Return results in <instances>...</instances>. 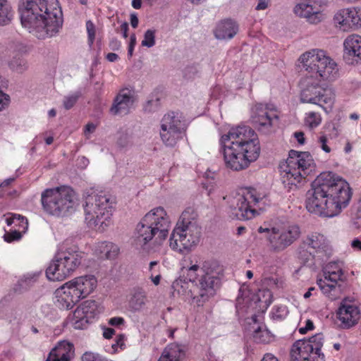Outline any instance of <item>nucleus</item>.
Wrapping results in <instances>:
<instances>
[{"instance_id":"obj_1","label":"nucleus","mask_w":361,"mask_h":361,"mask_svg":"<svg viewBox=\"0 0 361 361\" xmlns=\"http://www.w3.org/2000/svg\"><path fill=\"white\" fill-rule=\"evenodd\" d=\"M305 71L310 74L301 80L300 102L331 107L335 94L331 88L323 87L316 80H334L339 76L336 61L322 50L313 49L302 54L299 59Z\"/></svg>"},{"instance_id":"obj_2","label":"nucleus","mask_w":361,"mask_h":361,"mask_svg":"<svg viewBox=\"0 0 361 361\" xmlns=\"http://www.w3.org/2000/svg\"><path fill=\"white\" fill-rule=\"evenodd\" d=\"M349 184L331 172L320 173L306 194V208L312 214L334 217L345 208L351 199Z\"/></svg>"},{"instance_id":"obj_3","label":"nucleus","mask_w":361,"mask_h":361,"mask_svg":"<svg viewBox=\"0 0 361 361\" xmlns=\"http://www.w3.org/2000/svg\"><path fill=\"white\" fill-rule=\"evenodd\" d=\"M21 24L39 39L51 38L62 28L63 18L58 0H20Z\"/></svg>"},{"instance_id":"obj_4","label":"nucleus","mask_w":361,"mask_h":361,"mask_svg":"<svg viewBox=\"0 0 361 361\" xmlns=\"http://www.w3.org/2000/svg\"><path fill=\"white\" fill-rule=\"evenodd\" d=\"M220 143L226 166L240 171L256 161L260 154L259 141L255 132L249 126H238L230 128L221 135Z\"/></svg>"},{"instance_id":"obj_5","label":"nucleus","mask_w":361,"mask_h":361,"mask_svg":"<svg viewBox=\"0 0 361 361\" xmlns=\"http://www.w3.org/2000/svg\"><path fill=\"white\" fill-rule=\"evenodd\" d=\"M171 224L170 217L164 207L152 209L137 225V245L144 247L152 240L161 244L167 238Z\"/></svg>"},{"instance_id":"obj_6","label":"nucleus","mask_w":361,"mask_h":361,"mask_svg":"<svg viewBox=\"0 0 361 361\" xmlns=\"http://www.w3.org/2000/svg\"><path fill=\"white\" fill-rule=\"evenodd\" d=\"M228 214L233 219L250 220L258 215L269 203L265 192L254 188L240 189L235 196L228 197Z\"/></svg>"},{"instance_id":"obj_7","label":"nucleus","mask_w":361,"mask_h":361,"mask_svg":"<svg viewBox=\"0 0 361 361\" xmlns=\"http://www.w3.org/2000/svg\"><path fill=\"white\" fill-rule=\"evenodd\" d=\"M197 214L194 209H185L169 239V246L174 251L187 253L200 242L201 228L197 222Z\"/></svg>"},{"instance_id":"obj_8","label":"nucleus","mask_w":361,"mask_h":361,"mask_svg":"<svg viewBox=\"0 0 361 361\" xmlns=\"http://www.w3.org/2000/svg\"><path fill=\"white\" fill-rule=\"evenodd\" d=\"M183 270L187 274L190 281H195L202 270L204 273L200 280L199 294L193 298L194 302L197 306H202L211 297L214 295L216 288L220 281L219 275L222 272V269L219 263L213 260L204 262L202 267L197 264V261L190 259V264L183 267Z\"/></svg>"},{"instance_id":"obj_9","label":"nucleus","mask_w":361,"mask_h":361,"mask_svg":"<svg viewBox=\"0 0 361 361\" xmlns=\"http://www.w3.org/2000/svg\"><path fill=\"white\" fill-rule=\"evenodd\" d=\"M97 286V279L92 274L75 277L55 290V303L61 309H71L80 300L91 294Z\"/></svg>"},{"instance_id":"obj_10","label":"nucleus","mask_w":361,"mask_h":361,"mask_svg":"<svg viewBox=\"0 0 361 361\" xmlns=\"http://www.w3.org/2000/svg\"><path fill=\"white\" fill-rule=\"evenodd\" d=\"M84 253L75 245H62L46 269L50 281H61L71 276L80 266Z\"/></svg>"},{"instance_id":"obj_11","label":"nucleus","mask_w":361,"mask_h":361,"mask_svg":"<svg viewBox=\"0 0 361 361\" xmlns=\"http://www.w3.org/2000/svg\"><path fill=\"white\" fill-rule=\"evenodd\" d=\"M114 200L102 191L88 195L83 204L85 221L89 227L104 229L113 214Z\"/></svg>"},{"instance_id":"obj_12","label":"nucleus","mask_w":361,"mask_h":361,"mask_svg":"<svg viewBox=\"0 0 361 361\" xmlns=\"http://www.w3.org/2000/svg\"><path fill=\"white\" fill-rule=\"evenodd\" d=\"M312 155L307 152L290 150L287 159L280 164L279 171L283 184L296 185L314 170Z\"/></svg>"},{"instance_id":"obj_13","label":"nucleus","mask_w":361,"mask_h":361,"mask_svg":"<svg viewBox=\"0 0 361 361\" xmlns=\"http://www.w3.org/2000/svg\"><path fill=\"white\" fill-rule=\"evenodd\" d=\"M41 200L44 211L56 216L72 213L77 205L74 191L64 185L45 190L42 193Z\"/></svg>"},{"instance_id":"obj_14","label":"nucleus","mask_w":361,"mask_h":361,"mask_svg":"<svg viewBox=\"0 0 361 361\" xmlns=\"http://www.w3.org/2000/svg\"><path fill=\"white\" fill-rule=\"evenodd\" d=\"M260 233H265V238L271 249L281 252L292 245L300 235V227L288 222H280L269 227L258 228Z\"/></svg>"},{"instance_id":"obj_15","label":"nucleus","mask_w":361,"mask_h":361,"mask_svg":"<svg viewBox=\"0 0 361 361\" xmlns=\"http://www.w3.org/2000/svg\"><path fill=\"white\" fill-rule=\"evenodd\" d=\"M324 337L317 334L309 339H300L295 341L290 350L291 361H302L311 355L319 354L323 346Z\"/></svg>"},{"instance_id":"obj_16","label":"nucleus","mask_w":361,"mask_h":361,"mask_svg":"<svg viewBox=\"0 0 361 361\" xmlns=\"http://www.w3.org/2000/svg\"><path fill=\"white\" fill-rule=\"evenodd\" d=\"M326 247L327 241L323 235L312 233L304 240L299 255L302 260L308 262L316 257H322L326 252Z\"/></svg>"},{"instance_id":"obj_17","label":"nucleus","mask_w":361,"mask_h":361,"mask_svg":"<svg viewBox=\"0 0 361 361\" xmlns=\"http://www.w3.org/2000/svg\"><path fill=\"white\" fill-rule=\"evenodd\" d=\"M97 303L93 300H86L75 310L68 320L75 329H85L97 314Z\"/></svg>"},{"instance_id":"obj_18","label":"nucleus","mask_w":361,"mask_h":361,"mask_svg":"<svg viewBox=\"0 0 361 361\" xmlns=\"http://www.w3.org/2000/svg\"><path fill=\"white\" fill-rule=\"evenodd\" d=\"M335 27L342 31H349L361 27V10L357 7L343 8L334 16Z\"/></svg>"},{"instance_id":"obj_19","label":"nucleus","mask_w":361,"mask_h":361,"mask_svg":"<svg viewBox=\"0 0 361 361\" xmlns=\"http://www.w3.org/2000/svg\"><path fill=\"white\" fill-rule=\"evenodd\" d=\"M293 13L298 18H304L307 23L317 25L325 19L323 11L314 6L312 0H302L293 8Z\"/></svg>"},{"instance_id":"obj_20","label":"nucleus","mask_w":361,"mask_h":361,"mask_svg":"<svg viewBox=\"0 0 361 361\" xmlns=\"http://www.w3.org/2000/svg\"><path fill=\"white\" fill-rule=\"evenodd\" d=\"M278 118L276 109L273 104H258L252 111V122L259 130L270 128Z\"/></svg>"},{"instance_id":"obj_21","label":"nucleus","mask_w":361,"mask_h":361,"mask_svg":"<svg viewBox=\"0 0 361 361\" xmlns=\"http://www.w3.org/2000/svg\"><path fill=\"white\" fill-rule=\"evenodd\" d=\"M336 314L342 329H348L354 326L360 319L358 307L347 300H343L341 302Z\"/></svg>"},{"instance_id":"obj_22","label":"nucleus","mask_w":361,"mask_h":361,"mask_svg":"<svg viewBox=\"0 0 361 361\" xmlns=\"http://www.w3.org/2000/svg\"><path fill=\"white\" fill-rule=\"evenodd\" d=\"M343 57L346 63L357 65L361 63V36L348 35L343 41Z\"/></svg>"},{"instance_id":"obj_23","label":"nucleus","mask_w":361,"mask_h":361,"mask_svg":"<svg viewBox=\"0 0 361 361\" xmlns=\"http://www.w3.org/2000/svg\"><path fill=\"white\" fill-rule=\"evenodd\" d=\"M135 101L134 91L132 89L123 88L119 91L114 99L110 112L113 115L128 114L133 107Z\"/></svg>"},{"instance_id":"obj_24","label":"nucleus","mask_w":361,"mask_h":361,"mask_svg":"<svg viewBox=\"0 0 361 361\" xmlns=\"http://www.w3.org/2000/svg\"><path fill=\"white\" fill-rule=\"evenodd\" d=\"M73 355V345L67 341H61L51 350L46 361H71Z\"/></svg>"},{"instance_id":"obj_25","label":"nucleus","mask_w":361,"mask_h":361,"mask_svg":"<svg viewBox=\"0 0 361 361\" xmlns=\"http://www.w3.org/2000/svg\"><path fill=\"white\" fill-rule=\"evenodd\" d=\"M343 275V271H324V279L317 280V284L324 294H328L336 288Z\"/></svg>"},{"instance_id":"obj_26","label":"nucleus","mask_w":361,"mask_h":361,"mask_svg":"<svg viewBox=\"0 0 361 361\" xmlns=\"http://www.w3.org/2000/svg\"><path fill=\"white\" fill-rule=\"evenodd\" d=\"M238 26L231 20H222L218 23L214 30V35L219 39H231L238 32Z\"/></svg>"},{"instance_id":"obj_27","label":"nucleus","mask_w":361,"mask_h":361,"mask_svg":"<svg viewBox=\"0 0 361 361\" xmlns=\"http://www.w3.org/2000/svg\"><path fill=\"white\" fill-rule=\"evenodd\" d=\"M185 355V347L177 343H171L164 348L158 361H180Z\"/></svg>"},{"instance_id":"obj_28","label":"nucleus","mask_w":361,"mask_h":361,"mask_svg":"<svg viewBox=\"0 0 361 361\" xmlns=\"http://www.w3.org/2000/svg\"><path fill=\"white\" fill-rule=\"evenodd\" d=\"M160 128L185 130L181 114L174 111L169 112L163 116L161 120Z\"/></svg>"},{"instance_id":"obj_29","label":"nucleus","mask_w":361,"mask_h":361,"mask_svg":"<svg viewBox=\"0 0 361 361\" xmlns=\"http://www.w3.org/2000/svg\"><path fill=\"white\" fill-rule=\"evenodd\" d=\"M147 302V295L145 291L139 287L134 288L130 293V298L128 301L129 308L133 312L141 311Z\"/></svg>"},{"instance_id":"obj_30","label":"nucleus","mask_w":361,"mask_h":361,"mask_svg":"<svg viewBox=\"0 0 361 361\" xmlns=\"http://www.w3.org/2000/svg\"><path fill=\"white\" fill-rule=\"evenodd\" d=\"M185 131L177 129L160 128L159 135L161 141L166 146L174 147L180 140L183 139Z\"/></svg>"},{"instance_id":"obj_31","label":"nucleus","mask_w":361,"mask_h":361,"mask_svg":"<svg viewBox=\"0 0 361 361\" xmlns=\"http://www.w3.org/2000/svg\"><path fill=\"white\" fill-rule=\"evenodd\" d=\"M118 246L110 242L97 243L94 252L101 259H114L118 254Z\"/></svg>"},{"instance_id":"obj_32","label":"nucleus","mask_w":361,"mask_h":361,"mask_svg":"<svg viewBox=\"0 0 361 361\" xmlns=\"http://www.w3.org/2000/svg\"><path fill=\"white\" fill-rule=\"evenodd\" d=\"M260 300L257 295H252V298H245L237 299L236 309L238 312H248L250 310H253L257 308V302H259Z\"/></svg>"},{"instance_id":"obj_33","label":"nucleus","mask_w":361,"mask_h":361,"mask_svg":"<svg viewBox=\"0 0 361 361\" xmlns=\"http://www.w3.org/2000/svg\"><path fill=\"white\" fill-rule=\"evenodd\" d=\"M14 12L8 0H0V26L9 24Z\"/></svg>"},{"instance_id":"obj_34","label":"nucleus","mask_w":361,"mask_h":361,"mask_svg":"<svg viewBox=\"0 0 361 361\" xmlns=\"http://www.w3.org/2000/svg\"><path fill=\"white\" fill-rule=\"evenodd\" d=\"M253 338L258 343H269L272 339V335L264 325H262L254 329Z\"/></svg>"},{"instance_id":"obj_35","label":"nucleus","mask_w":361,"mask_h":361,"mask_svg":"<svg viewBox=\"0 0 361 361\" xmlns=\"http://www.w3.org/2000/svg\"><path fill=\"white\" fill-rule=\"evenodd\" d=\"M322 123V116L319 113L310 111L305 114L304 118L305 126L310 129H313L319 126Z\"/></svg>"},{"instance_id":"obj_36","label":"nucleus","mask_w":361,"mask_h":361,"mask_svg":"<svg viewBox=\"0 0 361 361\" xmlns=\"http://www.w3.org/2000/svg\"><path fill=\"white\" fill-rule=\"evenodd\" d=\"M6 223L8 226L15 224L16 226H20L23 229L27 228V220L25 216L20 214L8 213L6 217Z\"/></svg>"},{"instance_id":"obj_37","label":"nucleus","mask_w":361,"mask_h":361,"mask_svg":"<svg viewBox=\"0 0 361 361\" xmlns=\"http://www.w3.org/2000/svg\"><path fill=\"white\" fill-rule=\"evenodd\" d=\"M9 68L14 72L23 73L27 68L26 61L20 57H13L8 63Z\"/></svg>"},{"instance_id":"obj_38","label":"nucleus","mask_w":361,"mask_h":361,"mask_svg":"<svg viewBox=\"0 0 361 361\" xmlns=\"http://www.w3.org/2000/svg\"><path fill=\"white\" fill-rule=\"evenodd\" d=\"M81 96V93L79 91L72 92L65 96L63 99V106L66 109H71L76 104L78 100Z\"/></svg>"},{"instance_id":"obj_39","label":"nucleus","mask_w":361,"mask_h":361,"mask_svg":"<svg viewBox=\"0 0 361 361\" xmlns=\"http://www.w3.org/2000/svg\"><path fill=\"white\" fill-rule=\"evenodd\" d=\"M288 314V310L286 305H275L271 312L274 319L281 320L285 319Z\"/></svg>"},{"instance_id":"obj_40","label":"nucleus","mask_w":361,"mask_h":361,"mask_svg":"<svg viewBox=\"0 0 361 361\" xmlns=\"http://www.w3.org/2000/svg\"><path fill=\"white\" fill-rule=\"evenodd\" d=\"M155 34L154 30H147L144 34V39L142 41V46L147 48L152 47L155 44Z\"/></svg>"},{"instance_id":"obj_41","label":"nucleus","mask_w":361,"mask_h":361,"mask_svg":"<svg viewBox=\"0 0 361 361\" xmlns=\"http://www.w3.org/2000/svg\"><path fill=\"white\" fill-rule=\"evenodd\" d=\"M86 30L87 32L88 44L92 46L95 39L96 28L95 25L92 20L86 22Z\"/></svg>"},{"instance_id":"obj_42","label":"nucleus","mask_w":361,"mask_h":361,"mask_svg":"<svg viewBox=\"0 0 361 361\" xmlns=\"http://www.w3.org/2000/svg\"><path fill=\"white\" fill-rule=\"evenodd\" d=\"M157 264L158 263L156 261H152L149 263V271H151L149 279L155 286H158L159 284L161 279V274L159 272L157 271V273L155 270H154V267H156Z\"/></svg>"},{"instance_id":"obj_43","label":"nucleus","mask_w":361,"mask_h":361,"mask_svg":"<svg viewBox=\"0 0 361 361\" xmlns=\"http://www.w3.org/2000/svg\"><path fill=\"white\" fill-rule=\"evenodd\" d=\"M106 360L104 357L92 352H86L82 356V361H105Z\"/></svg>"},{"instance_id":"obj_44","label":"nucleus","mask_w":361,"mask_h":361,"mask_svg":"<svg viewBox=\"0 0 361 361\" xmlns=\"http://www.w3.org/2000/svg\"><path fill=\"white\" fill-rule=\"evenodd\" d=\"M126 336L123 334H119L116 336L115 341L112 343L111 347L114 351H117L118 349L123 350L125 346Z\"/></svg>"},{"instance_id":"obj_45","label":"nucleus","mask_w":361,"mask_h":361,"mask_svg":"<svg viewBox=\"0 0 361 361\" xmlns=\"http://www.w3.org/2000/svg\"><path fill=\"white\" fill-rule=\"evenodd\" d=\"M21 236H22V235H21L20 232L14 231L6 233L4 236V238L5 241H6L8 243H11L14 240H20L21 238Z\"/></svg>"},{"instance_id":"obj_46","label":"nucleus","mask_w":361,"mask_h":361,"mask_svg":"<svg viewBox=\"0 0 361 361\" xmlns=\"http://www.w3.org/2000/svg\"><path fill=\"white\" fill-rule=\"evenodd\" d=\"M323 271H343L341 265L335 262H329L326 266L324 267Z\"/></svg>"},{"instance_id":"obj_47","label":"nucleus","mask_w":361,"mask_h":361,"mask_svg":"<svg viewBox=\"0 0 361 361\" xmlns=\"http://www.w3.org/2000/svg\"><path fill=\"white\" fill-rule=\"evenodd\" d=\"M10 98L8 94L0 89V111H3L9 104Z\"/></svg>"},{"instance_id":"obj_48","label":"nucleus","mask_w":361,"mask_h":361,"mask_svg":"<svg viewBox=\"0 0 361 361\" xmlns=\"http://www.w3.org/2000/svg\"><path fill=\"white\" fill-rule=\"evenodd\" d=\"M328 139L325 135H322L318 138V144L319 147L326 153L331 152V148L327 145Z\"/></svg>"},{"instance_id":"obj_49","label":"nucleus","mask_w":361,"mask_h":361,"mask_svg":"<svg viewBox=\"0 0 361 361\" xmlns=\"http://www.w3.org/2000/svg\"><path fill=\"white\" fill-rule=\"evenodd\" d=\"M314 324L310 319H307L305 322V326L303 327H300L298 329V331L301 334H305L307 331L313 330L314 329Z\"/></svg>"},{"instance_id":"obj_50","label":"nucleus","mask_w":361,"mask_h":361,"mask_svg":"<svg viewBox=\"0 0 361 361\" xmlns=\"http://www.w3.org/2000/svg\"><path fill=\"white\" fill-rule=\"evenodd\" d=\"M38 274L36 273L27 274L24 275L20 281L27 282L28 283H33L37 281Z\"/></svg>"},{"instance_id":"obj_51","label":"nucleus","mask_w":361,"mask_h":361,"mask_svg":"<svg viewBox=\"0 0 361 361\" xmlns=\"http://www.w3.org/2000/svg\"><path fill=\"white\" fill-rule=\"evenodd\" d=\"M125 320L123 317H115L109 319V324L114 326H118L124 324Z\"/></svg>"},{"instance_id":"obj_52","label":"nucleus","mask_w":361,"mask_h":361,"mask_svg":"<svg viewBox=\"0 0 361 361\" xmlns=\"http://www.w3.org/2000/svg\"><path fill=\"white\" fill-rule=\"evenodd\" d=\"M302 361H325L324 355L320 350L319 354H313V355H311V357Z\"/></svg>"},{"instance_id":"obj_53","label":"nucleus","mask_w":361,"mask_h":361,"mask_svg":"<svg viewBox=\"0 0 361 361\" xmlns=\"http://www.w3.org/2000/svg\"><path fill=\"white\" fill-rule=\"evenodd\" d=\"M135 44H136V37L133 34L130 36V44L128 46V54L129 56H132Z\"/></svg>"},{"instance_id":"obj_54","label":"nucleus","mask_w":361,"mask_h":361,"mask_svg":"<svg viewBox=\"0 0 361 361\" xmlns=\"http://www.w3.org/2000/svg\"><path fill=\"white\" fill-rule=\"evenodd\" d=\"M270 5V0H258V4L256 6L257 10H264Z\"/></svg>"},{"instance_id":"obj_55","label":"nucleus","mask_w":361,"mask_h":361,"mask_svg":"<svg viewBox=\"0 0 361 361\" xmlns=\"http://www.w3.org/2000/svg\"><path fill=\"white\" fill-rule=\"evenodd\" d=\"M115 334V331L111 328H104L103 331V336L105 338L109 339L112 338L113 335Z\"/></svg>"},{"instance_id":"obj_56","label":"nucleus","mask_w":361,"mask_h":361,"mask_svg":"<svg viewBox=\"0 0 361 361\" xmlns=\"http://www.w3.org/2000/svg\"><path fill=\"white\" fill-rule=\"evenodd\" d=\"M294 137L300 145H303L305 143V135L302 131L295 132L294 133Z\"/></svg>"},{"instance_id":"obj_57","label":"nucleus","mask_w":361,"mask_h":361,"mask_svg":"<svg viewBox=\"0 0 361 361\" xmlns=\"http://www.w3.org/2000/svg\"><path fill=\"white\" fill-rule=\"evenodd\" d=\"M109 46L112 50H118L121 47V42L116 39H113L110 42Z\"/></svg>"},{"instance_id":"obj_58","label":"nucleus","mask_w":361,"mask_h":361,"mask_svg":"<svg viewBox=\"0 0 361 361\" xmlns=\"http://www.w3.org/2000/svg\"><path fill=\"white\" fill-rule=\"evenodd\" d=\"M138 18L135 13L130 14V24L133 28H136L138 25Z\"/></svg>"},{"instance_id":"obj_59","label":"nucleus","mask_w":361,"mask_h":361,"mask_svg":"<svg viewBox=\"0 0 361 361\" xmlns=\"http://www.w3.org/2000/svg\"><path fill=\"white\" fill-rule=\"evenodd\" d=\"M96 129V126L92 123H87L85 126V134L87 135V133H93Z\"/></svg>"},{"instance_id":"obj_60","label":"nucleus","mask_w":361,"mask_h":361,"mask_svg":"<svg viewBox=\"0 0 361 361\" xmlns=\"http://www.w3.org/2000/svg\"><path fill=\"white\" fill-rule=\"evenodd\" d=\"M118 144H119L121 147L127 146V145H128V143H129L128 137L127 135H125L123 138L122 137H121L118 139Z\"/></svg>"},{"instance_id":"obj_61","label":"nucleus","mask_w":361,"mask_h":361,"mask_svg":"<svg viewBox=\"0 0 361 361\" xmlns=\"http://www.w3.org/2000/svg\"><path fill=\"white\" fill-rule=\"evenodd\" d=\"M121 30L123 32V36L124 38L128 37V25L127 23H123L121 25Z\"/></svg>"},{"instance_id":"obj_62","label":"nucleus","mask_w":361,"mask_h":361,"mask_svg":"<svg viewBox=\"0 0 361 361\" xmlns=\"http://www.w3.org/2000/svg\"><path fill=\"white\" fill-rule=\"evenodd\" d=\"M352 247L357 250H361V241L358 239H355L351 243Z\"/></svg>"},{"instance_id":"obj_63","label":"nucleus","mask_w":361,"mask_h":361,"mask_svg":"<svg viewBox=\"0 0 361 361\" xmlns=\"http://www.w3.org/2000/svg\"><path fill=\"white\" fill-rule=\"evenodd\" d=\"M262 361H279L278 359L271 353L264 355Z\"/></svg>"},{"instance_id":"obj_64","label":"nucleus","mask_w":361,"mask_h":361,"mask_svg":"<svg viewBox=\"0 0 361 361\" xmlns=\"http://www.w3.org/2000/svg\"><path fill=\"white\" fill-rule=\"evenodd\" d=\"M118 59V56L115 53H109L106 55V59L110 62H114L117 61Z\"/></svg>"}]
</instances>
